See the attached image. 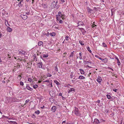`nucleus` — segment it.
<instances>
[{
    "label": "nucleus",
    "instance_id": "1",
    "mask_svg": "<svg viewBox=\"0 0 124 124\" xmlns=\"http://www.w3.org/2000/svg\"><path fill=\"white\" fill-rule=\"evenodd\" d=\"M70 86V85L69 84H68L67 86H65V87L67 86L68 87V88H69L70 89H68V93H69L70 92H75V89L73 88H71L70 87H69V86Z\"/></svg>",
    "mask_w": 124,
    "mask_h": 124
},
{
    "label": "nucleus",
    "instance_id": "2",
    "mask_svg": "<svg viewBox=\"0 0 124 124\" xmlns=\"http://www.w3.org/2000/svg\"><path fill=\"white\" fill-rule=\"evenodd\" d=\"M63 15L61 14V12H58V15H57L56 16V19L58 20H59L60 19L61 17H62Z\"/></svg>",
    "mask_w": 124,
    "mask_h": 124
},
{
    "label": "nucleus",
    "instance_id": "3",
    "mask_svg": "<svg viewBox=\"0 0 124 124\" xmlns=\"http://www.w3.org/2000/svg\"><path fill=\"white\" fill-rule=\"evenodd\" d=\"M97 82H98L100 84L101 82L102 79V78L100 76H98V77L97 79L96 80Z\"/></svg>",
    "mask_w": 124,
    "mask_h": 124
},
{
    "label": "nucleus",
    "instance_id": "4",
    "mask_svg": "<svg viewBox=\"0 0 124 124\" xmlns=\"http://www.w3.org/2000/svg\"><path fill=\"white\" fill-rule=\"evenodd\" d=\"M74 112L75 115H77L79 114V110L78 108L76 107H75Z\"/></svg>",
    "mask_w": 124,
    "mask_h": 124
},
{
    "label": "nucleus",
    "instance_id": "5",
    "mask_svg": "<svg viewBox=\"0 0 124 124\" xmlns=\"http://www.w3.org/2000/svg\"><path fill=\"white\" fill-rule=\"evenodd\" d=\"M57 2L58 1L57 0H56V1H53L52 3L51 6H53L54 8H55L57 5Z\"/></svg>",
    "mask_w": 124,
    "mask_h": 124
},
{
    "label": "nucleus",
    "instance_id": "6",
    "mask_svg": "<svg viewBox=\"0 0 124 124\" xmlns=\"http://www.w3.org/2000/svg\"><path fill=\"white\" fill-rule=\"evenodd\" d=\"M100 123V122L99 120L96 118L95 119L93 122V124H98Z\"/></svg>",
    "mask_w": 124,
    "mask_h": 124
},
{
    "label": "nucleus",
    "instance_id": "7",
    "mask_svg": "<svg viewBox=\"0 0 124 124\" xmlns=\"http://www.w3.org/2000/svg\"><path fill=\"white\" fill-rule=\"evenodd\" d=\"M56 109V107L55 106H53L51 108V110L53 112H54Z\"/></svg>",
    "mask_w": 124,
    "mask_h": 124
},
{
    "label": "nucleus",
    "instance_id": "8",
    "mask_svg": "<svg viewBox=\"0 0 124 124\" xmlns=\"http://www.w3.org/2000/svg\"><path fill=\"white\" fill-rule=\"evenodd\" d=\"M115 58L117 60V63L118 65L119 66H120V65L121 64V63L119 60L118 58L116 56Z\"/></svg>",
    "mask_w": 124,
    "mask_h": 124
},
{
    "label": "nucleus",
    "instance_id": "9",
    "mask_svg": "<svg viewBox=\"0 0 124 124\" xmlns=\"http://www.w3.org/2000/svg\"><path fill=\"white\" fill-rule=\"evenodd\" d=\"M102 61L103 62L107 63L108 62V59L107 58H106L104 59L103 58Z\"/></svg>",
    "mask_w": 124,
    "mask_h": 124
},
{
    "label": "nucleus",
    "instance_id": "10",
    "mask_svg": "<svg viewBox=\"0 0 124 124\" xmlns=\"http://www.w3.org/2000/svg\"><path fill=\"white\" fill-rule=\"evenodd\" d=\"M23 2H21V1H20L18 4V6L20 8H21L23 6V4L22 3Z\"/></svg>",
    "mask_w": 124,
    "mask_h": 124
},
{
    "label": "nucleus",
    "instance_id": "11",
    "mask_svg": "<svg viewBox=\"0 0 124 124\" xmlns=\"http://www.w3.org/2000/svg\"><path fill=\"white\" fill-rule=\"evenodd\" d=\"M38 67L40 68H42L43 64L41 62H39L38 63Z\"/></svg>",
    "mask_w": 124,
    "mask_h": 124
},
{
    "label": "nucleus",
    "instance_id": "12",
    "mask_svg": "<svg viewBox=\"0 0 124 124\" xmlns=\"http://www.w3.org/2000/svg\"><path fill=\"white\" fill-rule=\"evenodd\" d=\"M84 23L83 22L81 21H79L78 23V26L82 25H83Z\"/></svg>",
    "mask_w": 124,
    "mask_h": 124
},
{
    "label": "nucleus",
    "instance_id": "13",
    "mask_svg": "<svg viewBox=\"0 0 124 124\" xmlns=\"http://www.w3.org/2000/svg\"><path fill=\"white\" fill-rule=\"evenodd\" d=\"M82 53L81 52H80L79 53V58L80 60L82 59Z\"/></svg>",
    "mask_w": 124,
    "mask_h": 124
},
{
    "label": "nucleus",
    "instance_id": "14",
    "mask_svg": "<svg viewBox=\"0 0 124 124\" xmlns=\"http://www.w3.org/2000/svg\"><path fill=\"white\" fill-rule=\"evenodd\" d=\"M79 70L81 74H84V72L83 69H79Z\"/></svg>",
    "mask_w": 124,
    "mask_h": 124
},
{
    "label": "nucleus",
    "instance_id": "15",
    "mask_svg": "<svg viewBox=\"0 0 124 124\" xmlns=\"http://www.w3.org/2000/svg\"><path fill=\"white\" fill-rule=\"evenodd\" d=\"M26 88L28 90L30 91H32L33 90V89L30 87L29 86H27Z\"/></svg>",
    "mask_w": 124,
    "mask_h": 124
},
{
    "label": "nucleus",
    "instance_id": "16",
    "mask_svg": "<svg viewBox=\"0 0 124 124\" xmlns=\"http://www.w3.org/2000/svg\"><path fill=\"white\" fill-rule=\"evenodd\" d=\"M22 66L21 65H20V64L17 63L16 66L15 67H16L17 68H21Z\"/></svg>",
    "mask_w": 124,
    "mask_h": 124
},
{
    "label": "nucleus",
    "instance_id": "17",
    "mask_svg": "<svg viewBox=\"0 0 124 124\" xmlns=\"http://www.w3.org/2000/svg\"><path fill=\"white\" fill-rule=\"evenodd\" d=\"M85 78V77L82 76H79L78 78L80 79H84Z\"/></svg>",
    "mask_w": 124,
    "mask_h": 124
},
{
    "label": "nucleus",
    "instance_id": "18",
    "mask_svg": "<svg viewBox=\"0 0 124 124\" xmlns=\"http://www.w3.org/2000/svg\"><path fill=\"white\" fill-rule=\"evenodd\" d=\"M22 18L24 20H25L27 18V16L26 15H23L22 17Z\"/></svg>",
    "mask_w": 124,
    "mask_h": 124
},
{
    "label": "nucleus",
    "instance_id": "19",
    "mask_svg": "<svg viewBox=\"0 0 124 124\" xmlns=\"http://www.w3.org/2000/svg\"><path fill=\"white\" fill-rule=\"evenodd\" d=\"M36 54H34L33 55V57H34V58H33V60L35 62H36L37 61V58L36 56Z\"/></svg>",
    "mask_w": 124,
    "mask_h": 124
},
{
    "label": "nucleus",
    "instance_id": "20",
    "mask_svg": "<svg viewBox=\"0 0 124 124\" xmlns=\"http://www.w3.org/2000/svg\"><path fill=\"white\" fill-rule=\"evenodd\" d=\"M7 30L9 32H10L12 31V29L9 27H8L7 28Z\"/></svg>",
    "mask_w": 124,
    "mask_h": 124
},
{
    "label": "nucleus",
    "instance_id": "21",
    "mask_svg": "<svg viewBox=\"0 0 124 124\" xmlns=\"http://www.w3.org/2000/svg\"><path fill=\"white\" fill-rule=\"evenodd\" d=\"M49 93L51 96H53V94L54 93V91H50Z\"/></svg>",
    "mask_w": 124,
    "mask_h": 124
},
{
    "label": "nucleus",
    "instance_id": "22",
    "mask_svg": "<svg viewBox=\"0 0 124 124\" xmlns=\"http://www.w3.org/2000/svg\"><path fill=\"white\" fill-rule=\"evenodd\" d=\"M22 75V74H20V75L18 76L17 77V78L19 80H21L22 77L21 75Z\"/></svg>",
    "mask_w": 124,
    "mask_h": 124
},
{
    "label": "nucleus",
    "instance_id": "23",
    "mask_svg": "<svg viewBox=\"0 0 124 124\" xmlns=\"http://www.w3.org/2000/svg\"><path fill=\"white\" fill-rule=\"evenodd\" d=\"M50 36H54L55 35V32H53L52 33H50L49 34Z\"/></svg>",
    "mask_w": 124,
    "mask_h": 124
},
{
    "label": "nucleus",
    "instance_id": "24",
    "mask_svg": "<svg viewBox=\"0 0 124 124\" xmlns=\"http://www.w3.org/2000/svg\"><path fill=\"white\" fill-rule=\"evenodd\" d=\"M81 31H82V33L84 34H85L86 33V31H85L84 30V29L82 28Z\"/></svg>",
    "mask_w": 124,
    "mask_h": 124
},
{
    "label": "nucleus",
    "instance_id": "25",
    "mask_svg": "<svg viewBox=\"0 0 124 124\" xmlns=\"http://www.w3.org/2000/svg\"><path fill=\"white\" fill-rule=\"evenodd\" d=\"M43 42L41 41H40L39 42L38 45L39 46H41L43 45Z\"/></svg>",
    "mask_w": 124,
    "mask_h": 124
},
{
    "label": "nucleus",
    "instance_id": "26",
    "mask_svg": "<svg viewBox=\"0 0 124 124\" xmlns=\"http://www.w3.org/2000/svg\"><path fill=\"white\" fill-rule=\"evenodd\" d=\"M28 81L30 82H33L34 81V80L33 79H32L31 78H29L28 79Z\"/></svg>",
    "mask_w": 124,
    "mask_h": 124
},
{
    "label": "nucleus",
    "instance_id": "27",
    "mask_svg": "<svg viewBox=\"0 0 124 124\" xmlns=\"http://www.w3.org/2000/svg\"><path fill=\"white\" fill-rule=\"evenodd\" d=\"M43 58H46L48 56V54H43Z\"/></svg>",
    "mask_w": 124,
    "mask_h": 124
},
{
    "label": "nucleus",
    "instance_id": "28",
    "mask_svg": "<svg viewBox=\"0 0 124 124\" xmlns=\"http://www.w3.org/2000/svg\"><path fill=\"white\" fill-rule=\"evenodd\" d=\"M33 87L35 89L38 87V85H34Z\"/></svg>",
    "mask_w": 124,
    "mask_h": 124
},
{
    "label": "nucleus",
    "instance_id": "29",
    "mask_svg": "<svg viewBox=\"0 0 124 124\" xmlns=\"http://www.w3.org/2000/svg\"><path fill=\"white\" fill-rule=\"evenodd\" d=\"M40 113V111L39 110H37L35 112V113L37 115H39Z\"/></svg>",
    "mask_w": 124,
    "mask_h": 124
},
{
    "label": "nucleus",
    "instance_id": "30",
    "mask_svg": "<svg viewBox=\"0 0 124 124\" xmlns=\"http://www.w3.org/2000/svg\"><path fill=\"white\" fill-rule=\"evenodd\" d=\"M102 44L103 46L105 47H107V45L106 44L104 43H103Z\"/></svg>",
    "mask_w": 124,
    "mask_h": 124
},
{
    "label": "nucleus",
    "instance_id": "31",
    "mask_svg": "<svg viewBox=\"0 0 124 124\" xmlns=\"http://www.w3.org/2000/svg\"><path fill=\"white\" fill-rule=\"evenodd\" d=\"M54 69L57 72L58 71V69L57 66L55 67Z\"/></svg>",
    "mask_w": 124,
    "mask_h": 124
},
{
    "label": "nucleus",
    "instance_id": "32",
    "mask_svg": "<svg viewBox=\"0 0 124 124\" xmlns=\"http://www.w3.org/2000/svg\"><path fill=\"white\" fill-rule=\"evenodd\" d=\"M87 49L90 53H91L92 51L91 50H90V48L89 47H88L87 48Z\"/></svg>",
    "mask_w": 124,
    "mask_h": 124
},
{
    "label": "nucleus",
    "instance_id": "33",
    "mask_svg": "<svg viewBox=\"0 0 124 124\" xmlns=\"http://www.w3.org/2000/svg\"><path fill=\"white\" fill-rule=\"evenodd\" d=\"M10 122L11 123L13 124H18L15 121H10Z\"/></svg>",
    "mask_w": 124,
    "mask_h": 124
},
{
    "label": "nucleus",
    "instance_id": "34",
    "mask_svg": "<svg viewBox=\"0 0 124 124\" xmlns=\"http://www.w3.org/2000/svg\"><path fill=\"white\" fill-rule=\"evenodd\" d=\"M81 45H84V42L83 41H81V40H80L79 41Z\"/></svg>",
    "mask_w": 124,
    "mask_h": 124
},
{
    "label": "nucleus",
    "instance_id": "35",
    "mask_svg": "<svg viewBox=\"0 0 124 124\" xmlns=\"http://www.w3.org/2000/svg\"><path fill=\"white\" fill-rule=\"evenodd\" d=\"M107 98L108 99H111V96L107 94Z\"/></svg>",
    "mask_w": 124,
    "mask_h": 124
},
{
    "label": "nucleus",
    "instance_id": "36",
    "mask_svg": "<svg viewBox=\"0 0 124 124\" xmlns=\"http://www.w3.org/2000/svg\"><path fill=\"white\" fill-rule=\"evenodd\" d=\"M74 51H73V52L71 53V54L70 55V57H72L74 55Z\"/></svg>",
    "mask_w": 124,
    "mask_h": 124
},
{
    "label": "nucleus",
    "instance_id": "37",
    "mask_svg": "<svg viewBox=\"0 0 124 124\" xmlns=\"http://www.w3.org/2000/svg\"><path fill=\"white\" fill-rule=\"evenodd\" d=\"M20 61H23L24 62L26 61L25 59H23L21 57L20 58Z\"/></svg>",
    "mask_w": 124,
    "mask_h": 124
},
{
    "label": "nucleus",
    "instance_id": "38",
    "mask_svg": "<svg viewBox=\"0 0 124 124\" xmlns=\"http://www.w3.org/2000/svg\"><path fill=\"white\" fill-rule=\"evenodd\" d=\"M88 12L89 14H90L91 13V12H90L92 10H92H91V9L89 8H88Z\"/></svg>",
    "mask_w": 124,
    "mask_h": 124
},
{
    "label": "nucleus",
    "instance_id": "39",
    "mask_svg": "<svg viewBox=\"0 0 124 124\" xmlns=\"http://www.w3.org/2000/svg\"><path fill=\"white\" fill-rule=\"evenodd\" d=\"M50 84H49V86L50 87H53V85L52 84V82H51Z\"/></svg>",
    "mask_w": 124,
    "mask_h": 124
},
{
    "label": "nucleus",
    "instance_id": "40",
    "mask_svg": "<svg viewBox=\"0 0 124 124\" xmlns=\"http://www.w3.org/2000/svg\"><path fill=\"white\" fill-rule=\"evenodd\" d=\"M20 85H21L23 86L24 85V84L23 83V82L21 81L20 82Z\"/></svg>",
    "mask_w": 124,
    "mask_h": 124
},
{
    "label": "nucleus",
    "instance_id": "41",
    "mask_svg": "<svg viewBox=\"0 0 124 124\" xmlns=\"http://www.w3.org/2000/svg\"><path fill=\"white\" fill-rule=\"evenodd\" d=\"M55 82L57 85H58V84L59 85V82L57 80H55Z\"/></svg>",
    "mask_w": 124,
    "mask_h": 124
},
{
    "label": "nucleus",
    "instance_id": "42",
    "mask_svg": "<svg viewBox=\"0 0 124 124\" xmlns=\"http://www.w3.org/2000/svg\"><path fill=\"white\" fill-rule=\"evenodd\" d=\"M6 22H7V24H8V25H7L6 24V26L7 27H8V26H10L9 24H8V21H7L6 20L5 21V23H6Z\"/></svg>",
    "mask_w": 124,
    "mask_h": 124
},
{
    "label": "nucleus",
    "instance_id": "43",
    "mask_svg": "<svg viewBox=\"0 0 124 124\" xmlns=\"http://www.w3.org/2000/svg\"><path fill=\"white\" fill-rule=\"evenodd\" d=\"M85 64H89V61H85Z\"/></svg>",
    "mask_w": 124,
    "mask_h": 124
},
{
    "label": "nucleus",
    "instance_id": "44",
    "mask_svg": "<svg viewBox=\"0 0 124 124\" xmlns=\"http://www.w3.org/2000/svg\"><path fill=\"white\" fill-rule=\"evenodd\" d=\"M29 101V99H28L26 100L25 101V103H27Z\"/></svg>",
    "mask_w": 124,
    "mask_h": 124
},
{
    "label": "nucleus",
    "instance_id": "45",
    "mask_svg": "<svg viewBox=\"0 0 124 124\" xmlns=\"http://www.w3.org/2000/svg\"><path fill=\"white\" fill-rule=\"evenodd\" d=\"M43 7H47V5H46L45 4H43Z\"/></svg>",
    "mask_w": 124,
    "mask_h": 124
},
{
    "label": "nucleus",
    "instance_id": "46",
    "mask_svg": "<svg viewBox=\"0 0 124 124\" xmlns=\"http://www.w3.org/2000/svg\"><path fill=\"white\" fill-rule=\"evenodd\" d=\"M51 76H52V75L51 74H48V75H47V77H51Z\"/></svg>",
    "mask_w": 124,
    "mask_h": 124
},
{
    "label": "nucleus",
    "instance_id": "47",
    "mask_svg": "<svg viewBox=\"0 0 124 124\" xmlns=\"http://www.w3.org/2000/svg\"><path fill=\"white\" fill-rule=\"evenodd\" d=\"M96 102L98 103H100V101L99 100H98L96 101Z\"/></svg>",
    "mask_w": 124,
    "mask_h": 124
},
{
    "label": "nucleus",
    "instance_id": "48",
    "mask_svg": "<svg viewBox=\"0 0 124 124\" xmlns=\"http://www.w3.org/2000/svg\"><path fill=\"white\" fill-rule=\"evenodd\" d=\"M73 74L72 73H71V75H70V77L71 78H72Z\"/></svg>",
    "mask_w": 124,
    "mask_h": 124
},
{
    "label": "nucleus",
    "instance_id": "49",
    "mask_svg": "<svg viewBox=\"0 0 124 124\" xmlns=\"http://www.w3.org/2000/svg\"><path fill=\"white\" fill-rule=\"evenodd\" d=\"M95 56L96 57V58H99V56H98V55H95Z\"/></svg>",
    "mask_w": 124,
    "mask_h": 124
},
{
    "label": "nucleus",
    "instance_id": "50",
    "mask_svg": "<svg viewBox=\"0 0 124 124\" xmlns=\"http://www.w3.org/2000/svg\"><path fill=\"white\" fill-rule=\"evenodd\" d=\"M14 58L15 59H16V60H20V58H16V57H14Z\"/></svg>",
    "mask_w": 124,
    "mask_h": 124
},
{
    "label": "nucleus",
    "instance_id": "51",
    "mask_svg": "<svg viewBox=\"0 0 124 124\" xmlns=\"http://www.w3.org/2000/svg\"><path fill=\"white\" fill-rule=\"evenodd\" d=\"M95 26H96L97 25L94 24H93V25H92V27H93H93H95Z\"/></svg>",
    "mask_w": 124,
    "mask_h": 124
},
{
    "label": "nucleus",
    "instance_id": "52",
    "mask_svg": "<svg viewBox=\"0 0 124 124\" xmlns=\"http://www.w3.org/2000/svg\"><path fill=\"white\" fill-rule=\"evenodd\" d=\"M8 58H11V56L9 54H8Z\"/></svg>",
    "mask_w": 124,
    "mask_h": 124
},
{
    "label": "nucleus",
    "instance_id": "53",
    "mask_svg": "<svg viewBox=\"0 0 124 124\" xmlns=\"http://www.w3.org/2000/svg\"><path fill=\"white\" fill-rule=\"evenodd\" d=\"M86 67H88V68H92L90 66H89L88 65H87L86 66Z\"/></svg>",
    "mask_w": 124,
    "mask_h": 124
},
{
    "label": "nucleus",
    "instance_id": "54",
    "mask_svg": "<svg viewBox=\"0 0 124 124\" xmlns=\"http://www.w3.org/2000/svg\"><path fill=\"white\" fill-rule=\"evenodd\" d=\"M59 22L60 23H62V20H61L59 21Z\"/></svg>",
    "mask_w": 124,
    "mask_h": 124
},
{
    "label": "nucleus",
    "instance_id": "55",
    "mask_svg": "<svg viewBox=\"0 0 124 124\" xmlns=\"http://www.w3.org/2000/svg\"><path fill=\"white\" fill-rule=\"evenodd\" d=\"M117 89H113V91H114L115 92H116V91H117Z\"/></svg>",
    "mask_w": 124,
    "mask_h": 124
},
{
    "label": "nucleus",
    "instance_id": "56",
    "mask_svg": "<svg viewBox=\"0 0 124 124\" xmlns=\"http://www.w3.org/2000/svg\"><path fill=\"white\" fill-rule=\"evenodd\" d=\"M17 1H21V2H23V0H17Z\"/></svg>",
    "mask_w": 124,
    "mask_h": 124
},
{
    "label": "nucleus",
    "instance_id": "57",
    "mask_svg": "<svg viewBox=\"0 0 124 124\" xmlns=\"http://www.w3.org/2000/svg\"><path fill=\"white\" fill-rule=\"evenodd\" d=\"M66 123V121H63L62 122V124L65 123Z\"/></svg>",
    "mask_w": 124,
    "mask_h": 124
},
{
    "label": "nucleus",
    "instance_id": "58",
    "mask_svg": "<svg viewBox=\"0 0 124 124\" xmlns=\"http://www.w3.org/2000/svg\"><path fill=\"white\" fill-rule=\"evenodd\" d=\"M94 9L95 10H97V8L96 7H94Z\"/></svg>",
    "mask_w": 124,
    "mask_h": 124
},
{
    "label": "nucleus",
    "instance_id": "59",
    "mask_svg": "<svg viewBox=\"0 0 124 124\" xmlns=\"http://www.w3.org/2000/svg\"><path fill=\"white\" fill-rule=\"evenodd\" d=\"M69 38V36H67L65 37V39H67Z\"/></svg>",
    "mask_w": 124,
    "mask_h": 124
},
{
    "label": "nucleus",
    "instance_id": "60",
    "mask_svg": "<svg viewBox=\"0 0 124 124\" xmlns=\"http://www.w3.org/2000/svg\"><path fill=\"white\" fill-rule=\"evenodd\" d=\"M29 14V12H27L26 13V14L27 15H28Z\"/></svg>",
    "mask_w": 124,
    "mask_h": 124
},
{
    "label": "nucleus",
    "instance_id": "61",
    "mask_svg": "<svg viewBox=\"0 0 124 124\" xmlns=\"http://www.w3.org/2000/svg\"><path fill=\"white\" fill-rule=\"evenodd\" d=\"M98 59L102 61V59L103 58H102L101 57H99Z\"/></svg>",
    "mask_w": 124,
    "mask_h": 124
},
{
    "label": "nucleus",
    "instance_id": "62",
    "mask_svg": "<svg viewBox=\"0 0 124 124\" xmlns=\"http://www.w3.org/2000/svg\"><path fill=\"white\" fill-rule=\"evenodd\" d=\"M61 0L62 2H65L64 0Z\"/></svg>",
    "mask_w": 124,
    "mask_h": 124
},
{
    "label": "nucleus",
    "instance_id": "63",
    "mask_svg": "<svg viewBox=\"0 0 124 124\" xmlns=\"http://www.w3.org/2000/svg\"><path fill=\"white\" fill-rule=\"evenodd\" d=\"M2 62V61L1 60V58H0V63H1L0 62Z\"/></svg>",
    "mask_w": 124,
    "mask_h": 124
},
{
    "label": "nucleus",
    "instance_id": "64",
    "mask_svg": "<svg viewBox=\"0 0 124 124\" xmlns=\"http://www.w3.org/2000/svg\"><path fill=\"white\" fill-rule=\"evenodd\" d=\"M26 104V103H25L24 105H22L21 106L22 107H23L24 105H25Z\"/></svg>",
    "mask_w": 124,
    "mask_h": 124
}]
</instances>
